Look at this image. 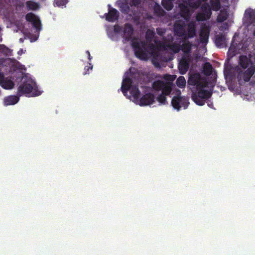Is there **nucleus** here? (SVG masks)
I'll return each mask as SVG.
<instances>
[{
  "label": "nucleus",
  "mask_w": 255,
  "mask_h": 255,
  "mask_svg": "<svg viewBox=\"0 0 255 255\" xmlns=\"http://www.w3.org/2000/svg\"><path fill=\"white\" fill-rule=\"evenodd\" d=\"M226 37L225 34H219L215 36V44L218 48H223L226 46Z\"/></svg>",
  "instance_id": "obj_19"
},
{
  "label": "nucleus",
  "mask_w": 255,
  "mask_h": 255,
  "mask_svg": "<svg viewBox=\"0 0 255 255\" xmlns=\"http://www.w3.org/2000/svg\"><path fill=\"white\" fill-rule=\"evenodd\" d=\"M23 50L22 49H20V50L18 52V54H20V52L22 53Z\"/></svg>",
  "instance_id": "obj_46"
},
{
  "label": "nucleus",
  "mask_w": 255,
  "mask_h": 255,
  "mask_svg": "<svg viewBox=\"0 0 255 255\" xmlns=\"http://www.w3.org/2000/svg\"><path fill=\"white\" fill-rule=\"evenodd\" d=\"M154 42L157 45H159L160 47H165L167 49H169L174 53H177L181 50L180 44L176 42L171 43L165 44L164 42L160 40H158L156 38L154 39Z\"/></svg>",
  "instance_id": "obj_11"
},
{
  "label": "nucleus",
  "mask_w": 255,
  "mask_h": 255,
  "mask_svg": "<svg viewBox=\"0 0 255 255\" xmlns=\"http://www.w3.org/2000/svg\"><path fill=\"white\" fill-rule=\"evenodd\" d=\"M133 33V28L132 25L128 23H126L124 29V36L128 40L131 38Z\"/></svg>",
  "instance_id": "obj_20"
},
{
  "label": "nucleus",
  "mask_w": 255,
  "mask_h": 255,
  "mask_svg": "<svg viewBox=\"0 0 255 255\" xmlns=\"http://www.w3.org/2000/svg\"><path fill=\"white\" fill-rule=\"evenodd\" d=\"M188 37L193 38L196 35V26L194 22H190L187 27Z\"/></svg>",
  "instance_id": "obj_23"
},
{
  "label": "nucleus",
  "mask_w": 255,
  "mask_h": 255,
  "mask_svg": "<svg viewBox=\"0 0 255 255\" xmlns=\"http://www.w3.org/2000/svg\"><path fill=\"white\" fill-rule=\"evenodd\" d=\"M182 36H183V42H184V41H188V38H189L190 37H188V34H185V33H184V35H183Z\"/></svg>",
  "instance_id": "obj_44"
},
{
  "label": "nucleus",
  "mask_w": 255,
  "mask_h": 255,
  "mask_svg": "<svg viewBox=\"0 0 255 255\" xmlns=\"http://www.w3.org/2000/svg\"><path fill=\"white\" fill-rule=\"evenodd\" d=\"M213 71V67L209 62H206L203 66V73L206 76H210Z\"/></svg>",
  "instance_id": "obj_29"
},
{
  "label": "nucleus",
  "mask_w": 255,
  "mask_h": 255,
  "mask_svg": "<svg viewBox=\"0 0 255 255\" xmlns=\"http://www.w3.org/2000/svg\"><path fill=\"white\" fill-rule=\"evenodd\" d=\"M210 6L211 10L218 11L221 8V2L220 0H210Z\"/></svg>",
  "instance_id": "obj_27"
},
{
  "label": "nucleus",
  "mask_w": 255,
  "mask_h": 255,
  "mask_svg": "<svg viewBox=\"0 0 255 255\" xmlns=\"http://www.w3.org/2000/svg\"><path fill=\"white\" fill-rule=\"evenodd\" d=\"M154 13L158 16H163L165 14V11L158 4H156L154 6Z\"/></svg>",
  "instance_id": "obj_30"
},
{
  "label": "nucleus",
  "mask_w": 255,
  "mask_h": 255,
  "mask_svg": "<svg viewBox=\"0 0 255 255\" xmlns=\"http://www.w3.org/2000/svg\"><path fill=\"white\" fill-rule=\"evenodd\" d=\"M189 102L187 99L184 97L174 96L171 101L173 107L177 111L180 110L181 107L186 109L188 106Z\"/></svg>",
  "instance_id": "obj_10"
},
{
  "label": "nucleus",
  "mask_w": 255,
  "mask_h": 255,
  "mask_svg": "<svg viewBox=\"0 0 255 255\" xmlns=\"http://www.w3.org/2000/svg\"><path fill=\"white\" fill-rule=\"evenodd\" d=\"M0 86L4 89H11L13 88L14 84L12 80L8 78H4Z\"/></svg>",
  "instance_id": "obj_24"
},
{
  "label": "nucleus",
  "mask_w": 255,
  "mask_h": 255,
  "mask_svg": "<svg viewBox=\"0 0 255 255\" xmlns=\"http://www.w3.org/2000/svg\"><path fill=\"white\" fill-rule=\"evenodd\" d=\"M19 100V97L15 95H10L4 98L3 100L5 106L13 105Z\"/></svg>",
  "instance_id": "obj_21"
},
{
  "label": "nucleus",
  "mask_w": 255,
  "mask_h": 255,
  "mask_svg": "<svg viewBox=\"0 0 255 255\" xmlns=\"http://www.w3.org/2000/svg\"><path fill=\"white\" fill-rule=\"evenodd\" d=\"M156 32L158 35L163 36L165 33V29L161 27H158L156 28Z\"/></svg>",
  "instance_id": "obj_40"
},
{
  "label": "nucleus",
  "mask_w": 255,
  "mask_h": 255,
  "mask_svg": "<svg viewBox=\"0 0 255 255\" xmlns=\"http://www.w3.org/2000/svg\"><path fill=\"white\" fill-rule=\"evenodd\" d=\"M108 12L104 14L105 18L109 22H114L118 19L119 12L116 8L112 7L110 4H108Z\"/></svg>",
  "instance_id": "obj_15"
},
{
  "label": "nucleus",
  "mask_w": 255,
  "mask_h": 255,
  "mask_svg": "<svg viewBox=\"0 0 255 255\" xmlns=\"http://www.w3.org/2000/svg\"><path fill=\"white\" fill-rule=\"evenodd\" d=\"M164 86H165V83L161 80L156 81L152 84L153 89L157 91H161Z\"/></svg>",
  "instance_id": "obj_28"
},
{
  "label": "nucleus",
  "mask_w": 255,
  "mask_h": 255,
  "mask_svg": "<svg viewBox=\"0 0 255 255\" xmlns=\"http://www.w3.org/2000/svg\"><path fill=\"white\" fill-rule=\"evenodd\" d=\"M155 33L154 31L150 30H148L145 34V38L147 42L150 43L152 42L153 38L154 37Z\"/></svg>",
  "instance_id": "obj_32"
},
{
  "label": "nucleus",
  "mask_w": 255,
  "mask_h": 255,
  "mask_svg": "<svg viewBox=\"0 0 255 255\" xmlns=\"http://www.w3.org/2000/svg\"><path fill=\"white\" fill-rule=\"evenodd\" d=\"M157 101L162 104H165L166 103V95L161 94L157 98Z\"/></svg>",
  "instance_id": "obj_36"
},
{
  "label": "nucleus",
  "mask_w": 255,
  "mask_h": 255,
  "mask_svg": "<svg viewBox=\"0 0 255 255\" xmlns=\"http://www.w3.org/2000/svg\"><path fill=\"white\" fill-rule=\"evenodd\" d=\"M146 42L132 41L131 46L134 49V54L136 57L141 60L148 59V53L146 48Z\"/></svg>",
  "instance_id": "obj_5"
},
{
  "label": "nucleus",
  "mask_w": 255,
  "mask_h": 255,
  "mask_svg": "<svg viewBox=\"0 0 255 255\" xmlns=\"http://www.w3.org/2000/svg\"><path fill=\"white\" fill-rule=\"evenodd\" d=\"M130 90V93L132 96L133 97L134 100L135 101H138L139 99V96L140 95V91L138 89V86H131L130 89H129Z\"/></svg>",
  "instance_id": "obj_26"
},
{
  "label": "nucleus",
  "mask_w": 255,
  "mask_h": 255,
  "mask_svg": "<svg viewBox=\"0 0 255 255\" xmlns=\"http://www.w3.org/2000/svg\"><path fill=\"white\" fill-rule=\"evenodd\" d=\"M184 22L176 21L174 24V32L176 35L182 36L185 32Z\"/></svg>",
  "instance_id": "obj_17"
},
{
  "label": "nucleus",
  "mask_w": 255,
  "mask_h": 255,
  "mask_svg": "<svg viewBox=\"0 0 255 255\" xmlns=\"http://www.w3.org/2000/svg\"><path fill=\"white\" fill-rule=\"evenodd\" d=\"M252 56L241 55L239 57L238 65L234 69V76L240 85L249 82L255 73V63L251 59Z\"/></svg>",
  "instance_id": "obj_1"
},
{
  "label": "nucleus",
  "mask_w": 255,
  "mask_h": 255,
  "mask_svg": "<svg viewBox=\"0 0 255 255\" xmlns=\"http://www.w3.org/2000/svg\"><path fill=\"white\" fill-rule=\"evenodd\" d=\"M25 19L28 22L32 23L33 27H34L36 30H40L41 28V21L39 18H38L32 12L28 13L25 15Z\"/></svg>",
  "instance_id": "obj_14"
},
{
  "label": "nucleus",
  "mask_w": 255,
  "mask_h": 255,
  "mask_svg": "<svg viewBox=\"0 0 255 255\" xmlns=\"http://www.w3.org/2000/svg\"><path fill=\"white\" fill-rule=\"evenodd\" d=\"M20 41H21V42H23V40L22 39V38L20 39Z\"/></svg>",
  "instance_id": "obj_47"
},
{
  "label": "nucleus",
  "mask_w": 255,
  "mask_h": 255,
  "mask_svg": "<svg viewBox=\"0 0 255 255\" xmlns=\"http://www.w3.org/2000/svg\"><path fill=\"white\" fill-rule=\"evenodd\" d=\"M204 88H196L192 94V99L199 106H203L205 104V100L208 99L212 95V93L204 89Z\"/></svg>",
  "instance_id": "obj_4"
},
{
  "label": "nucleus",
  "mask_w": 255,
  "mask_h": 255,
  "mask_svg": "<svg viewBox=\"0 0 255 255\" xmlns=\"http://www.w3.org/2000/svg\"><path fill=\"white\" fill-rule=\"evenodd\" d=\"M224 72L225 77L226 78L228 77H231L232 76V70L230 68H225Z\"/></svg>",
  "instance_id": "obj_39"
},
{
  "label": "nucleus",
  "mask_w": 255,
  "mask_h": 255,
  "mask_svg": "<svg viewBox=\"0 0 255 255\" xmlns=\"http://www.w3.org/2000/svg\"><path fill=\"white\" fill-rule=\"evenodd\" d=\"M41 93L35 83L31 79L24 81L17 89L19 96L25 95L28 97H35L39 96Z\"/></svg>",
  "instance_id": "obj_2"
},
{
  "label": "nucleus",
  "mask_w": 255,
  "mask_h": 255,
  "mask_svg": "<svg viewBox=\"0 0 255 255\" xmlns=\"http://www.w3.org/2000/svg\"><path fill=\"white\" fill-rule=\"evenodd\" d=\"M187 84L190 86H195L196 88H206L208 86V82L206 80L202 79L199 73H195L189 75Z\"/></svg>",
  "instance_id": "obj_6"
},
{
  "label": "nucleus",
  "mask_w": 255,
  "mask_h": 255,
  "mask_svg": "<svg viewBox=\"0 0 255 255\" xmlns=\"http://www.w3.org/2000/svg\"><path fill=\"white\" fill-rule=\"evenodd\" d=\"M228 14L227 12H221L217 16V21L219 22H223L227 19Z\"/></svg>",
  "instance_id": "obj_34"
},
{
  "label": "nucleus",
  "mask_w": 255,
  "mask_h": 255,
  "mask_svg": "<svg viewBox=\"0 0 255 255\" xmlns=\"http://www.w3.org/2000/svg\"><path fill=\"white\" fill-rule=\"evenodd\" d=\"M201 11L197 12L196 19L198 21H204L209 19L212 12L210 4L207 2L203 3L200 7Z\"/></svg>",
  "instance_id": "obj_7"
},
{
  "label": "nucleus",
  "mask_w": 255,
  "mask_h": 255,
  "mask_svg": "<svg viewBox=\"0 0 255 255\" xmlns=\"http://www.w3.org/2000/svg\"><path fill=\"white\" fill-rule=\"evenodd\" d=\"M243 44L239 42V41H236L235 35L233 36L232 40L231 46L228 50V54L232 58L235 56L236 54L240 53L242 51L243 48Z\"/></svg>",
  "instance_id": "obj_9"
},
{
  "label": "nucleus",
  "mask_w": 255,
  "mask_h": 255,
  "mask_svg": "<svg viewBox=\"0 0 255 255\" xmlns=\"http://www.w3.org/2000/svg\"><path fill=\"white\" fill-rule=\"evenodd\" d=\"M244 17L247 26H252L250 30L255 37V11L251 8L246 9L245 12Z\"/></svg>",
  "instance_id": "obj_8"
},
{
  "label": "nucleus",
  "mask_w": 255,
  "mask_h": 255,
  "mask_svg": "<svg viewBox=\"0 0 255 255\" xmlns=\"http://www.w3.org/2000/svg\"><path fill=\"white\" fill-rule=\"evenodd\" d=\"M210 27L209 26L204 24L202 25L199 32V39L200 42L206 44L209 39Z\"/></svg>",
  "instance_id": "obj_16"
},
{
  "label": "nucleus",
  "mask_w": 255,
  "mask_h": 255,
  "mask_svg": "<svg viewBox=\"0 0 255 255\" xmlns=\"http://www.w3.org/2000/svg\"><path fill=\"white\" fill-rule=\"evenodd\" d=\"M10 51V49H9L8 47L4 46V47L3 49L2 50V52L4 53L7 54Z\"/></svg>",
  "instance_id": "obj_43"
},
{
  "label": "nucleus",
  "mask_w": 255,
  "mask_h": 255,
  "mask_svg": "<svg viewBox=\"0 0 255 255\" xmlns=\"http://www.w3.org/2000/svg\"><path fill=\"white\" fill-rule=\"evenodd\" d=\"M146 48L147 50L148 53V58L149 57V55H155L156 54V50L158 48L157 46L154 45L153 43L150 42L147 45V43L146 42Z\"/></svg>",
  "instance_id": "obj_25"
},
{
  "label": "nucleus",
  "mask_w": 255,
  "mask_h": 255,
  "mask_svg": "<svg viewBox=\"0 0 255 255\" xmlns=\"http://www.w3.org/2000/svg\"><path fill=\"white\" fill-rule=\"evenodd\" d=\"M114 31L116 33H119L121 31L122 29V28L121 26H120V25H115L114 26Z\"/></svg>",
  "instance_id": "obj_42"
},
{
  "label": "nucleus",
  "mask_w": 255,
  "mask_h": 255,
  "mask_svg": "<svg viewBox=\"0 0 255 255\" xmlns=\"http://www.w3.org/2000/svg\"><path fill=\"white\" fill-rule=\"evenodd\" d=\"M26 5L28 9L31 10H36L38 7L37 3L32 1H27Z\"/></svg>",
  "instance_id": "obj_35"
},
{
  "label": "nucleus",
  "mask_w": 255,
  "mask_h": 255,
  "mask_svg": "<svg viewBox=\"0 0 255 255\" xmlns=\"http://www.w3.org/2000/svg\"><path fill=\"white\" fill-rule=\"evenodd\" d=\"M192 45V43L190 41H184L182 44L180 45L181 50L184 53L185 55H189Z\"/></svg>",
  "instance_id": "obj_22"
},
{
  "label": "nucleus",
  "mask_w": 255,
  "mask_h": 255,
  "mask_svg": "<svg viewBox=\"0 0 255 255\" xmlns=\"http://www.w3.org/2000/svg\"><path fill=\"white\" fill-rule=\"evenodd\" d=\"M141 3V0H131L130 2L131 6H137Z\"/></svg>",
  "instance_id": "obj_41"
},
{
  "label": "nucleus",
  "mask_w": 255,
  "mask_h": 255,
  "mask_svg": "<svg viewBox=\"0 0 255 255\" xmlns=\"http://www.w3.org/2000/svg\"><path fill=\"white\" fill-rule=\"evenodd\" d=\"M171 91H172L171 86L170 85L167 84L165 83V86H164L163 87V89L161 90V91H162L161 93L166 96H167L170 94V93L171 92Z\"/></svg>",
  "instance_id": "obj_33"
},
{
  "label": "nucleus",
  "mask_w": 255,
  "mask_h": 255,
  "mask_svg": "<svg viewBox=\"0 0 255 255\" xmlns=\"http://www.w3.org/2000/svg\"><path fill=\"white\" fill-rule=\"evenodd\" d=\"M86 53H89V56H88V57H89V59L90 60H91V59H92V56H91V55H90V53L89 51H86Z\"/></svg>",
  "instance_id": "obj_45"
},
{
  "label": "nucleus",
  "mask_w": 255,
  "mask_h": 255,
  "mask_svg": "<svg viewBox=\"0 0 255 255\" xmlns=\"http://www.w3.org/2000/svg\"><path fill=\"white\" fill-rule=\"evenodd\" d=\"M177 86L180 88H183L185 87L186 85V80L183 76H180L178 77L176 81Z\"/></svg>",
  "instance_id": "obj_31"
},
{
  "label": "nucleus",
  "mask_w": 255,
  "mask_h": 255,
  "mask_svg": "<svg viewBox=\"0 0 255 255\" xmlns=\"http://www.w3.org/2000/svg\"><path fill=\"white\" fill-rule=\"evenodd\" d=\"M201 0H182L178 5L179 14L185 20L188 21L191 17L192 8H197L201 5Z\"/></svg>",
  "instance_id": "obj_3"
},
{
  "label": "nucleus",
  "mask_w": 255,
  "mask_h": 255,
  "mask_svg": "<svg viewBox=\"0 0 255 255\" xmlns=\"http://www.w3.org/2000/svg\"><path fill=\"white\" fill-rule=\"evenodd\" d=\"M190 57L189 55H184L182 56L178 64V69L181 74H185L189 67Z\"/></svg>",
  "instance_id": "obj_12"
},
{
  "label": "nucleus",
  "mask_w": 255,
  "mask_h": 255,
  "mask_svg": "<svg viewBox=\"0 0 255 255\" xmlns=\"http://www.w3.org/2000/svg\"><path fill=\"white\" fill-rule=\"evenodd\" d=\"M132 80L129 78H125L124 79L121 87V91L124 96H126L128 90L132 86Z\"/></svg>",
  "instance_id": "obj_18"
},
{
  "label": "nucleus",
  "mask_w": 255,
  "mask_h": 255,
  "mask_svg": "<svg viewBox=\"0 0 255 255\" xmlns=\"http://www.w3.org/2000/svg\"><path fill=\"white\" fill-rule=\"evenodd\" d=\"M68 2V0H54V3L58 6H64Z\"/></svg>",
  "instance_id": "obj_37"
},
{
  "label": "nucleus",
  "mask_w": 255,
  "mask_h": 255,
  "mask_svg": "<svg viewBox=\"0 0 255 255\" xmlns=\"http://www.w3.org/2000/svg\"><path fill=\"white\" fill-rule=\"evenodd\" d=\"M120 7L124 13H128L129 11V7L127 3H122Z\"/></svg>",
  "instance_id": "obj_38"
},
{
  "label": "nucleus",
  "mask_w": 255,
  "mask_h": 255,
  "mask_svg": "<svg viewBox=\"0 0 255 255\" xmlns=\"http://www.w3.org/2000/svg\"><path fill=\"white\" fill-rule=\"evenodd\" d=\"M154 95L148 93L143 95L140 99L136 101L140 106H147L152 104L154 102Z\"/></svg>",
  "instance_id": "obj_13"
}]
</instances>
